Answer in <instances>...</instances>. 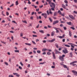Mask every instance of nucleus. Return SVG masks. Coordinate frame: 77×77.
I'll return each instance as SVG.
<instances>
[{
  "mask_svg": "<svg viewBox=\"0 0 77 77\" xmlns=\"http://www.w3.org/2000/svg\"><path fill=\"white\" fill-rule=\"evenodd\" d=\"M65 57V55H63L62 56H60L59 57V59L61 60V61H64V58Z\"/></svg>",
  "mask_w": 77,
  "mask_h": 77,
  "instance_id": "f257e3e1",
  "label": "nucleus"
},
{
  "mask_svg": "<svg viewBox=\"0 0 77 77\" xmlns=\"http://www.w3.org/2000/svg\"><path fill=\"white\" fill-rule=\"evenodd\" d=\"M51 3L53 5V7H52L51 9H49V11H51V10H52V11H54V8H55V6L56 5H55V4H54V3L51 2Z\"/></svg>",
  "mask_w": 77,
  "mask_h": 77,
  "instance_id": "f03ea898",
  "label": "nucleus"
},
{
  "mask_svg": "<svg viewBox=\"0 0 77 77\" xmlns=\"http://www.w3.org/2000/svg\"><path fill=\"white\" fill-rule=\"evenodd\" d=\"M63 51L64 54H66V53H68L67 49L66 48H64V50H63Z\"/></svg>",
  "mask_w": 77,
  "mask_h": 77,
  "instance_id": "7ed1b4c3",
  "label": "nucleus"
},
{
  "mask_svg": "<svg viewBox=\"0 0 77 77\" xmlns=\"http://www.w3.org/2000/svg\"><path fill=\"white\" fill-rule=\"evenodd\" d=\"M42 16H44V17L45 19L47 18V14H46V13H42Z\"/></svg>",
  "mask_w": 77,
  "mask_h": 77,
  "instance_id": "20e7f679",
  "label": "nucleus"
},
{
  "mask_svg": "<svg viewBox=\"0 0 77 77\" xmlns=\"http://www.w3.org/2000/svg\"><path fill=\"white\" fill-rule=\"evenodd\" d=\"M47 2H48L49 4L50 5V7H53V5H51V0H47Z\"/></svg>",
  "mask_w": 77,
  "mask_h": 77,
  "instance_id": "39448f33",
  "label": "nucleus"
},
{
  "mask_svg": "<svg viewBox=\"0 0 77 77\" xmlns=\"http://www.w3.org/2000/svg\"><path fill=\"white\" fill-rule=\"evenodd\" d=\"M55 41H56V39L55 38H54L52 39V40H48V42H53Z\"/></svg>",
  "mask_w": 77,
  "mask_h": 77,
  "instance_id": "423d86ee",
  "label": "nucleus"
},
{
  "mask_svg": "<svg viewBox=\"0 0 77 77\" xmlns=\"http://www.w3.org/2000/svg\"><path fill=\"white\" fill-rule=\"evenodd\" d=\"M55 53L56 54H60V52L59 51H57L56 49L55 50Z\"/></svg>",
  "mask_w": 77,
  "mask_h": 77,
  "instance_id": "0eeeda50",
  "label": "nucleus"
},
{
  "mask_svg": "<svg viewBox=\"0 0 77 77\" xmlns=\"http://www.w3.org/2000/svg\"><path fill=\"white\" fill-rule=\"evenodd\" d=\"M63 67L64 68H66L68 71H69V67H67V66H66V65L64 64V65H63Z\"/></svg>",
  "mask_w": 77,
  "mask_h": 77,
  "instance_id": "6e6552de",
  "label": "nucleus"
},
{
  "mask_svg": "<svg viewBox=\"0 0 77 77\" xmlns=\"http://www.w3.org/2000/svg\"><path fill=\"white\" fill-rule=\"evenodd\" d=\"M59 23V20H56L54 21L53 24L55 25L56 24H57Z\"/></svg>",
  "mask_w": 77,
  "mask_h": 77,
  "instance_id": "1a4fd4ad",
  "label": "nucleus"
},
{
  "mask_svg": "<svg viewBox=\"0 0 77 77\" xmlns=\"http://www.w3.org/2000/svg\"><path fill=\"white\" fill-rule=\"evenodd\" d=\"M69 17L70 18L72 19V20H74V19H75V18H74L72 15H69Z\"/></svg>",
  "mask_w": 77,
  "mask_h": 77,
  "instance_id": "9d476101",
  "label": "nucleus"
},
{
  "mask_svg": "<svg viewBox=\"0 0 77 77\" xmlns=\"http://www.w3.org/2000/svg\"><path fill=\"white\" fill-rule=\"evenodd\" d=\"M13 74L14 75H16V76L17 77H20V75L19 74H18V73H14Z\"/></svg>",
  "mask_w": 77,
  "mask_h": 77,
  "instance_id": "9b49d317",
  "label": "nucleus"
},
{
  "mask_svg": "<svg viewBox=\"0 0 77 77\" xmlns=\"http://www.w3.org/2000/svg\"><path fill=\"white\" fill-rule=\"evenodd\" d=\"M52 54H53V57L54 59H56V56H55V54H54V52H52Z\"/></svg>",
  "mask_w": 77,
  "mask_h": 77,
  "instance_id": "f8f14e48",
  "label": "nucleus"
},
{
  "mask_svg": "<svg viewBox=\"0 0 77 77\" xmlns=\"http://www.w3.org/2000/svg\"><path fill=\"white\" fill-rule=\"evenodd\" d=\"M72 32H71V31H69V35L70 36V37H71V36H72Z\"/></svg>",
  "mask_w": 77,
  "mask_h": 77,
  "instance_id": "ddd939ff",
  "label": "nucleus"
},
{
  "mask_svg": "<svg viewBox=\"0 0 77 77\" xmlns=\"http://www.w3.org/2000/svg\"><path fill=\"white\" fill-rule=\"evenodd\" d=\"M62 7H63V8H64V9H66L65 5L64 4H62Z\"/></svg>",
  "mask_w": 77,
  "mask_h": 77,
  "instance_id": "4468645a",
  "label": "nucleus"
},
{
  "mask_svg": "<svg viewBox=\"0 0 77 77\" xmlns=\"http://www.w3.org/2000/svg\"><path fill=\"white\" fill-rule=\"evenodd\" d=\"M55 33V32H54V31H53L52 32L51 35L52 36H54V34Z\"/></svg>",
  "mask_w": 77,
  "mask_h": 77,
  "instance_id": "2eb2a0df",
  "label": "nucleus"
},
{
  "mask_svg": "<svg viewBox=\"0 0 77 77\" xmlns=\"http://www.w3.org/2000/svg\"><path fill=\"white\" fill-rule=\"evenodd\" d=\"M72 72H73V73H75V74H77V71L75 70H72Z\"/></svg>",
  "mask_w": 77,
  "mask_h": 77,
  "instance_id": "dca6fc26",
  "label": "nucleus"
},
{
  "mask_svg": "<svg viewBox=\"0 0 77 77\" xmlns=\"http://www.w3.org/2000/svg\"><path fill=\"white\" fill-rule=\"evenodd\" d=\"M39 32L42 33H44V30H39Z\"/></svg>",
  "mask_w": 77,
  "mask_h": 77,
  "instance_id": "f3484780",
  "label": "nucleus"
},
{
  "mask_svg": "<svg viewBox=\"0 0 77 77\" xmlns=\"http://www.w3.org/2000/svg\"><path fill=\"white\" fill-rule=\"evenodd\" d=\"M25 44L27 45H29V46H30L31 45V44L30 43H25Z\"/></svg>",
  "mask_w": 77,
  "mask_h": 77,
  "instance_id": "a211bd4d",
  "label": "nucleus"
},
{
  "mask_svg": "<svg viewBox=\"0 0 77 77\" xmlns=\"http://www.w3.org/2000/svg\"><path fill=\"white\" fill-rule=\"evenodd\" d=\"M49 19L50 21H51V22H53V20H52V19H51V17H49Z\"/></svg>",
  "mask_w": 77,
  "mask_h": 77,
  "instance_id": "6ab92c4d",
  "label": "nucleus"
},
{
  "mask_svg": "<svg viewBox=\"0 0 77 77\" xmlns=\"http://www.w3.org/2000/svg\"><path fill=\"white\" fill-rule=\"evenodd\" d=\"M47 50H48V49L47 48H43L42 50V51H46Z\"/></svg>",
  "mask_w": 77,
  "mask_h": 77,
  "instance_id": "aec40b11",
  "label": "nucleus"
},
{
  "mask_svg": "<svg viewBox=\"0 0 77 77\" xmlns=\"http://www.w3.org/2000/svg\"><path fill=\"white\" fill-rule=\"evenodd\" d=\"M57 13L56 12H55L54 13V17H55V16H56V15H57Z\"/></svg>",
  "mask_w": 77,
  "mask_h": 77,
  "instance_id": "412c9836",
  "label": "nucleus"
},
{
  "mask_svg": "<svg viewBox=\"0 0 77 77\" xmlns=\"http://www.w3.org/2000/svg\"><path fill=\"white\" fill-rule=\"evenodd\" d=\"M46 63L45 62H44L43 63H39V65H43V64H44V63Z\"/></svg>",
  "mask_w": 77,
  "mask_h": 77,
  "instance_id": "4be33fe9",
  "label": "nucleus"
},
{
  "mask_svg": "<svg viewBox=\"0 0 77 77\" xmlns=\"http://www.w3.org/2000/svg\"><path fill=\"white\" fill-rule=\"evenodd\" d=\"M67 23L68 24V25H71V22H67Z\"/></svg>",
  "mask_w": 77,
  "mask_h": 77,
  "instance_id": "5701e85b",
  "label": "nucleus"
},
{
  "mask_svg": "<svg viewBox=\"0 0 77 77\" xmlns=\"http://www.w3.org/2000/svg\"><path fill=\"white\" fill-rule=\"evenodd\" d=\"M65 47H70V46L68 45H65Z\"/></svg>",
  "mask_w": 77,
  "mask_h": 77,
  "instance_id": "b1692460",
  "label": "nucleus"
},
{
  "mask_svg": "<svg viewBox=\"0 0 77 77\" xmlns=\"http://www.w3.org/2000/svg\"><path fill=\"white\" fill-rule=\"evenodd\" d=\"M55 47H56L57 48H59V47H58V45H57V44H55Z\"/></svg>",
  "mask_w": 77,
  "mask_h": 77,
  "instance_id": "393cba45",
  "label": "nucleus"
},
{
  "mask_svg": "<svg viewBox=\"0 0 77 77\" xmlns=\"http://www.w3.org/2000/svg\"><path fill=\"white\" fill-rule=\"evenodd\" d=\"M57 38H60V39H62L63 38L62 36H57Z\"/></svg>",
  "mask_w": 77,
  "mask_h": 77,
  "instance_id": "a878e982",
  "label": "nucleus"
},
{
  "mask_svg": "<svg viewBox=\"0 0 77 77\" xmlns=\"http://www.w3.org/2000/svg\"><path fill=\"white\" fill-rule=\"evenodd\" d=\"M22 22L23 23H26V24H27V21L26 20H24V21H22Z\"/></svg>",
  "mask_w": 77,
  "mask_h": 77,
  "instance_id": "bb28decb",
  "label": "nucleus"
},
{
  "mask_svg": "<svg viewBox=\"0 0 77 77\" xmlns=\"http://www.w3.org/2000/svg\"><path fill=\"white\" fill-rule=\"evenodd\" d=\"M19 3H18V1H17L16 2V5H18Z\"/></svg>",
  "mask_w": 77,
  "mask_h": 77,
  "instance_id": "cd10ccee",
  "label": "nucleus"
},
{
  "mask_svg": "<svg viewBox=\"0 0 77 77\" xmlns=\"http://www.w3.org/2000/svg\"><path fill=\"white\" fill-rule=\"evenodd\" d=\"M69 55H71L70 57H72V52H71L70 54H69Z\"/></svg>",
  "mask_w": 77,
  "mask_h": 77,
  "instance_id": "c85d7f7f",
  "label": "nucleus"
},
{
  "mask_svg": "<svg viewBox=\"0 0 77 77\" xmlns=\"http://www.w3.org/2000/svg\"><path fill=\"white\" fill-rule=\"evenodd\" d=\"M64 3H66V4H68V1L67 0H65L64 1Z\"/></svg>",
  "mask_w": 77,
  "mask_h": 77,
  "instance_id": "c756f323",
  "label": "nucleus"
},
{
  "mask_svg": "<svg viewBox=\"0 0 77 77\" xmlns=\"http://www.w3.org/2000/svg\"><path fill=\"white\" fill-rule=\"evenodd\" d=\"M53 28L54 29H55V30H57V29H59V28H57L55 27H53Z\"/></svg>",
  "mask_w": 77,
  "mask_h": 77,
  "instance_id": "7c9ffc66",
  "label": "nucleus"
},
{
  "mask_svg": "<svg viewBox=\"0 0 77 77\" xmlns=\"http://www.w3.org/2000/svg\"><path fill=\"white\" fill-rule=\"evenodd\" d=\"M47 54L48 55H50L51 54V53L50 52H48L47 53Z\"/></svg>",
  "mask_w": 77,
  "mask_h": 77,
  "instance_id": "2f4dec72",
  "label": "nucleus"
},
{
  "mask_svg": "<svg viewBox=\"0 0 77 77\" xmlns=\"http://www.w3.org/2000/svg\"><path fill=\"white\" fill-rule=\"evenodd\" d=\"M31 6H33V7H34L35 8V9H36V6L34 5H31Z\"/></svg>",
  "mask_w": 77,
  "mask_h": 77,
  "instance_id": "473e14b6",
  "label": "nucleus"
},
{
  "mask_svg": "<svg viewBox=\"0 0 77 77\" xmlns=\"http://www.w3.org/2000/svg\"><path fill=\"white\" fill-rule=\"evenodd\" d=\"M37 53H38L39 54V53H41V51L39 50H38L37 51Z\"/></svg>",
  "mask_w": 77,
  "mask_h": 77,
  "instance_id": "72a5a7b5",
  "label": "nucleus"
},
{
  "mask_svg": "<svg viewBox=\"0 0 77 77\" xmlns=\"http://www.w3.org/2000/svg\"><path fill=\"white\" fill-rule=\"evenodd\" d=\"M70 29H72V30H75V28L73 27H70Z\"/></svg>",
  "mask_w": 77,
  "mask_h": 77,
  "instance_id": "f704fd0d",
  "label": "nucleus"
},
{
  "mask_svg": "<svg viewBox=\"0 0 77 77\" xmlns=\"http://www.w3.org/2000/svg\"><path fill=\"white\" fill-rule=\"evenodd\" d=\"M16 53H19V50H15L14 51Z\"/></svg>",
  "mask_w": 77,
  "mask_h": 77,
  "instance_id": "c9c22d12",
  "label": "nucleus"
},
{
  "mask_svg": "<svg viewBox=\"0 0 77 77\" xmlns=\"http://www.w3.org/2000/svg\"><path fill=\"white\" fill-rule=\"evenodd\" d=\"M32 42L34 45H36V43L35 42H34V41H32Z\"/></svg>",
  "mask_w": 77,
  "mask_h": 77,
  "instance_id": "e433bc0d",
  "label": "nucleus"
},
{
  "mask_svg": "<svg viewBox=\"0 0 77 77\" xmlns=\"http://www.w3.org/2000/svg\"><path fill=\"white\" fill-rule=\"evenodd\" d=\"M20 65H21V66H23V63H22V62H20Z\"/></svg>",
  "mask_w": 77,
  "mask_h": 77,
  "instance_id": "4c0bfd02",
  "label": "nucleus"
},
{
  "mask_svg": "<svg viewBox=\"0 0 77 77\" xmlns=\"http://www.w3.org/2000/svg\"><path fill=\"white\" fill-rule=\"evenodd\" d=\"M63 29L64 30H66L67 29L66 27L65 26L63 27Z\"/></svg>",
  "mask_w": 77,
  "mask_h": 77,
  "instance_id": "58836bf2",
  "label": "nucleus"
},
{
  "mask_svg": "<svg viewBox=\"0 0 77 77\" xmlns=\"http://www.w3.org/2000/svg\"><path fill=\"white\" fill-rule=\"evenodd\" d=\"M42 12L41 11V12H38V14H42Z\"/></svg>",
  "mask_w": 77,
  "mask_h": 77,
  "instance_id": "ea45409f",
  "label": "nucleus"
},
{
  "mask_svg": "<svg viewBox=\"0 0 77 77\" xmlns=\"http://www.w3.org/2000/svg\"><path fill=\"white\" fill-rule=\"evenodd\" d=\"M9 77H14V76L12 75H9Z\"/></svg>",
  "mask_w": 77,
  "mask_h": 77,
  "instance_id": "a19ab883",
  "label": "nucleus"
},
{
  "mask_svg": "<svg viewBox=\"0 0 77 77\" xmlns=\"http://www.w3.org/2000/svg\"><path fill=\"white\" fill-rule=\"evenodd\" d=\"M33 37H37V35H32Z\"/></svg>",
  "mask_w": 77,
  "mask_h": 77,
  "instance_id": "79ce46f5",
  "label": "nucleus"
},
{
  "mask_svg": "<svg viewBox=\"0 0 77 77\" xmlns=\"http://www.w3.org/2000/svg\"><path fill=\"white\" fill-rule=\"evenodd\" d=\"M5 65H8V63L6 62H5Z\"/></svg>",
  "mask_w": 77,
  "mask_h": 77,
  "instance_id": "37998d69",
  "label": "nucleus"
},
{
  "mask_svg": "<svg viewBox=\"0 0 77 77\" xmlns=\"http://www.w3.org/2000/svg\"><path fill=\"white\" fill-rule=\"evenodd\" d=\"M74 2H75V3H77V0H73Z\"/></svg>",
  "mask_w": 77,
  "mask_h": 77,
  "instance_id": "c03bdc74",
  "label": "nucleus"
},
{
  "mask_svg": "<svg viewBox=\"0 0 77 77\" xmlns=\"http://www.w3.org/2000/svg\"><path fill=\"white\" fill-rule=\"evenodd\" d=\"M47 42V41H46V40H44L43 41V43H46Z\"/></svg>",
  "mask_w": 77,
  "mask_h": 77,
  "instance_id": "a18cd8bd",
  "label": "nucleus"
},
{
  "mask_svg": "<svg viewBox=\"0 0 77 77\" xmlns=\"http://www.w3.org/2000/svg\"><path fill=\"white\" fill-rule=\"evenodd\" d=\"M12 23H15V24H17V23H16V22H15V21H12Z\"/></svg>",
  "mask_w": 77,
  "mask_h": 77,
  "instance_id": "49530a36",
  "label": "nucleus"
},
{
  "mask_svg": "<svg viewBox=\"0 0 77 77\" xmlns=\"http://www.w3.org/2000/svg\"><path fill=\"white\" fill-rule=\"evenodd\" d=\"M39 27V24H38L36 27V28L38 29V28Z\"/></svg>",
  "mask_w": 77,
  "mask_h": 77,
  "instance_id": "de8ad7c7",
  "label": "nucleus"
},
{
  "mask_svg": "<svg viewBox=\"0 0 77 77\" xmlns=\"http://www.w3.org/2000/svg\"><path fill=\"white\" fill-rule=\"evenodd\" d=\"M39 11V8H38V9H36V11L37 12H38Z\"/></svg>",
  "mask_w": 77,
  "mask_h": 77,
  "instance_id": "09e8293b",
  "label": "nucleus"
},
{
  "mask_svg": "<svg viewBox=\"0 0 77 77\" xmlns=\"http://www.w3.org/2000/svg\"><path fill=\"white\" fill-rule=\"evenodd\" d=\"M9 13L8 11H7V12H6L7 15V16L9 15Z\"/></svg>",
  "mask_w": 77,
  "mask_h": 77,
  "instance_id": "8fccbe9b",
  "label": "nucleus"
},
{
  "mask_svg": "<svg viewBox=\"0 0 77 77\" xmlns=\"http://www.w3.org/2000/svg\"><path fill=\"white\" fill-rule=\"evenodd\" d=\"M19 69H22V67L20 66H19Z\"/></svg>",
  "mask_w": 77,
  "mask_h": 77,
  "instance_id": "3c124183",
  "label": "nucleus"
},
{
  "mask_svg": "<svg viewBox=\"0 0 77 77\" xmlns=\"http://www.w3.org/2000/svg\"><path fill=\"white\" fill-rule=\"evenodd\" d=\"M62 41L63 42H64L65 41V39H63L62 40Z\"/></svg>",
  "mask_w": 77,
  "mask_h": 77,
  "instance_id": "603ef678",
  "label": "nucleus"
},
{
  "mask_svg": "<svg viewBox=\"0 0 77 77\" xmlns=\"http://www.w3.org/2000/svg\"><path fill=\"white\" fill-rule=\"evenodd\" d=\"M74 13H75V14H77V11H73Z\"/></svg>",
  "mask_w": 77,
  "mask_h": 77,
  "instance_id": "864d4df0",
  "label": "nucleus"
},
{
  "mask_svg": "<svg viewBox=\"0 0 77 77\" xmlns=\"http://www.w3.org/2000/svg\"><path fill=\"white\" fill-rule=\"evenodd\" d=\"M28 4H29V5H30V4H31V2H30V1L29 0V1H28Z\"/></svg>",
  "mask_w": 77,
  "mask_h": 77,
  "instance_id": "5fc2aeb1",
  "label": "nucleus"
},
{
  "mask_svg": "<svg viewBox=\"0 0 77 77\" xmlns=\"http://www.w3.org/2000/svg\"><path fill=\"white\" fill-rule=\"evenodd\" d=\"M42 54H43V55H45V54H46V52H44Z\"/></svg>",
  "mask_w": 77,
  "mask_h": 77,
  "instance_id": "6e6d98bb",
  "label": "nucleus"
},
{
  "mask_svg": "<svg viewBox=\"0 0 77 77\" xmlns=\"http://www.w3.org/2000/svg\"><path fill=\"white\" fill-rule=\"evenodd\" d=\"M30 19H31V20H33V16L31 17Z\"/></svg>",
  "mask_w": 77,
  "mask_h": 77,
  "instance_id": "4d7b16f0",
  "label": "nucleus"
},
{
  "mask_svg": "<svg viewBox=\"0 0 77 77\" xmlns=\"http://www.w3.org/2000/svg\"><path fill=\"white\" fill-rule=\"evenodd\" d=\"M32 24H30L28 26V27H30V26H32Z\"/></svg>",
  "mask_w": 77,
  "mask_h": 77,
  "instance_id": "13d9d810",
  "label": "nucleus"
},
{
  "mask_svg": "<svg viewBox=\"0 0 77 77\" xmlns=\"http://www.w3.org/2000/svg\"><path fill=\"white\" fill-rule=\"evenodd\" d=\"M36 42H38V41H39V39H37L36 40Z\"/></svg>",
  "mask_w": 77,
  "mask_h": 77,
  "instance_id": "bf43d9fd",
  "label": "nucleus"
},
{
  "mask_svg": "<svg viewBox=\"0 0 77 77\" xmlns=\"http://www.w3.org/2000/svg\"><path fill=\"white\" fill-rule=\"evenodd\" d=\"M42 7H43V5H42L41 6H39L40 8H42Z\"/></svg>",
  "mask_w": 77,
  "mask_h": 77,
  "instance_id": "052dcab7",
  "label": "nucleus"
},
{
  "mask_svg": "<svg viewBox=\"0 0 77 77\" xmlns=\"http://www.w3.org/2000/svg\"><path fill=\"white\" fill-rule=\"evenodd\" d=\"M42 17L41 16H39V19H40V20H41Z\"/></svg>",
  "mask_w": 77,
  "mask_h": 77,
  "instance_id": "680f3d73",
  "label": "nucleus"
},
{
  "mask_svg": "<svg viewBox=\"0 0 77 77\" xmlns=\"http://www.w3.org/2000/svg\"><path fill=\"white\" fill-rule=\"evenodd\" d=\"M47 14L48 15H49V12H48V10L47 11Z\"/></svg>",
  "mask_w": 77,
  "mask_h": 77,
  "instance_id": "e2e57ef3",
  "label": "nucleus"
},
{
  "mask_svg": "<svg viewBox=\"0 0 77 77\" xmlns=\"http://www.w3.org/2000/svg\"><path fill=\"white\" fill-rule=\"evenodd\" d=\"M14 4H12V5H11L10 6V7H12V6H14Z\"/></svg>",
  "mask_w": 77,
  "mask_h": 77,
  "instance_id": "0e129e2a",
  "label": "nucleus"
},
{
  "mask_svg": "<svg viewBox=\"0 0 77 77\" xmlns=\"http://www.w3.org/2000/svg\"><path fill=\"white\" fill-rule=\"evenodd\" d=\"M77 61H76L73 62V63H77Z\"/></svg>",
  "mask_w": 77,
  "mask_h": 77,
  "instance_id": "69168bd1",
  "label": "nucleus"
},
{
  "mask_svg": "<svg viewBox=\"0 0 77 77\" xmlns=\"http://www.w3.org/2000/svg\"><path fill=\"white\" fill-rule=\"evenodd\" d=\"M67 77H71V75H68L67 76Z\"/></svg>",
  "mask_w": 77,
  "mask_h": 77,
  "instance_id": "338daca9",
  "label": "nucleus"
},
{
  "mask_svg": "<svg viewBox=\"0 0 77 77\" xmlns=\"http://www.w3.org/2000/svg\"><path fill=\"white\" fill-rule=\"evenodd\" d=\"M51 68H55V66H51Z\"/></svg>",
  "mask_w": 77,
  "mask_h": 77,
  "instance_id": "774afa93",
  "label": "nucleus"
}]
</instances>
